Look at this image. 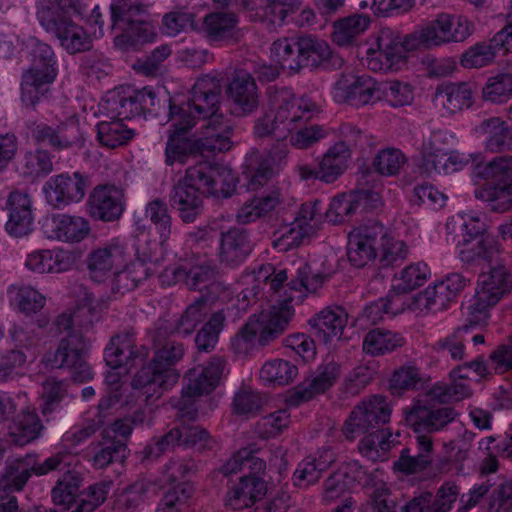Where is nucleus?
I'll return each mask as SVG.
<instances>
[{
  "label": "nucleus",
  "instance_id": "f257e3e1",
  "mask_svg": "<svg viewBox=\"0 0 512 512\" xmlns=\"http://www.w3.org/2000/svg\"><path fill=\"white\" fill-rule=\"evenodd\" d=\"M329 276V273L312 272L309 264L301 262L290 282L284 285L288 278L286 270H276L273 265L260 266L254 275L256 285L251 289L252 295L258 297V289L261 288V297L281 298L280 291L284 288L287 298L261 310L258 314L249 316L248 321L232 340L234 350L239 354H245L252 348L256 338L261 345H267L281 336L295 314L290 302L302 301L308 293L321 288Z\"/></svg>",
  "mask_w": 512,
  "mask_h": 512
},
{
  "label": "nucleus",
  "instance_id": "f03ea898",
  "mask_svg": "<svg viewBox=\"0 0 512 512\" xmlns=\"http://www.w3.org/2000/svg\"><path fill=\"white\" fill-rule=\"evenodd\" d=\"M236 182V176L229 168L205 163L190 166L170 193L171 207L182 221L191 223L202 212V195L228 198L234 193Z\"/></svg>",
  "mask_w": 512,
  "mask_h": 512
},
{
  "label": "nucleus",
  "instance_id": "7ed1b4c3",
  "mask_svg": "<svg viewBox=\"0 0 512 512\" xmlns=\"http://www.w3.org/2000/svg\"><path fill=\"white\" fill-rule=\"evenodd\" d=\"M221 85L218 79L205 75L195 82L191 98L183 107H189V116L196 121L201 117V137L197 139L198 150L204 152H225L232 147L234 124L227 116L218 113Z\"/></svg>",
  "mask_w": 512,
  "mask_h": 512
},
{
  "label": "nucleus",
  "instance_id": "20e7f679",
  "mask_svg": "<svg viewBox=\"0 0 512 512\" xmlns=\"http://www.w3.org/2000/svg\"><path fill=\"white\" fill-rule=\"evenodd\" d=\"M92 310L82 305L75 310H68L56 316L53 327L57 333H66L60 339V345L54 353L53 360L46 358L52 367H68L73 370V378L80 382L92 378V371L83 359L87 346L85 335L92 328Z\"/></svg>",
  "mask_w": 512,
  "mask_h": 512
},
{
  "label": "nucleus",
  "instance_id": "39448f33",
  "mask_svg": "<svg viewBox=\"0 0 512 512\" xmlns=\"http://www.w3.org/2000/svg\"><path fill=\"white\" fill-rule=\"evenodd\" d=\"M270 111L260 116L254 125L257 137L275 136L285 139L288 133L306 124L319 112V106L306 96L295 97L288 89H277L270 92Z\"/></svg>",
  "mask_w": 512,
  "mask_h": 512
},
{
  "label": "nucleus",
  "instance_id": "423d86ee",
  "mask_svg": "<svg viewBox=\"0 0 512 512\" xmlns=\"http://www.w3.org/2000/svg\"><path fill=\"white\" fill-rule=\"evenodd\" d=\"M77 462L76 456L68 450L58 451L31 468L25 463L19 462L16 466L17 473L10 478V481H12L14 489L21 490L32 473L40 476L48 474L50 471H63L64 475L58 479L51 495L55 504L70 506L75 501L81 483L79 474L72 469Z\"/></svg>",
  "mask_w": 512,
  "mask_h": 512
},
{
  "label": "nucleus",
  "instance_id": "0eeeda50",
  "mask_svg": "<svg viewBox=\"0 0 512 512\" xmlns=\"http://www.w3.org/2000/svg\"><path fill=\"white\" fill-rule=\"evenodd\" d=\"M184 352L182 343L166 342L156 350L151 363L136 373L132 380V387L142 391L146 401L153 396L159 397L162 391L178 382L180 375L172 366L183 358Z\"/></svg>",
  "mask_w": 512,
  "mask_h": 512
},
{
  "label": "nucleus",
  "instance_id": "6e6552de",
  "mask_svg": "<svg viewBox=\"0 0 512 512\" xmlns=\"http://www.w3.org/2000/svg\"><path fill=\"white\" fill-rule=\"evenodd\" d=\"M474 177L493 182L485 183L474 190V196L490 206L493 211L506 212L511 208L512 156L494 158L489 163L478 164L472 170Z\"/></svg>",
  "mask_w": 512,
  "mask_h": 512
},
{
  "label": "nucleus",
  "instance_id": "1a4fd4ad",
  "mask_svg": "<svg viewBox=\"0 0 512 512\" xmlns=\"http://www.w3.org/2000/svg\"><path fill=\"white\" fill-rule=\"evenodd\" d=\"M473 33V23L465 16L438 14L421 29L407 35L409 49L433 48L462 42Z\"/></svg>",
  "mask_w": 512,
  "mask_h": 512
},
{
  "label": "nucleus",
  "instance_id": "9d476101",
  "mask_svg": "<svg viewBox=\"0 0 512 512\" xmlns=\"http://www.w3.org/2000/svg\"><path fill=\"white\" fill-rule=\"evenodd\" d=\"M407 36L402 38L398 31L383 27L368 39L366 65L370 71L398 72L406 66V51H413L407 45Z\"/></svg>",
  "mask_w": 512,
  "mask_h": 512
},
{
  "label": "nucleus",
  "instance_id": "9b49d317",
  "mask_svg": "<svg viewBox=\"0 0 512 512\" xmlns=\"http://www.w3.org/2000/svg\"><path fill=\"white\" fill-rule=\"evenodd\" d=\"M36 8L40 24L60 41L68 53L76 54L91 48L92 41L84 28L70 16H60L50 0H38Z\"/></svg>",
  "mask_w": 512,
  "mask_h": 512
},
{
  "label": "nucleus",
  "instance_id": "f8f14e48",
  "mask_svg": "<svg viewBox=\"0 0 512 512\" xmlns=\"http://www.w3.org/2000/svg\"><path fill=\"white\" fill-rule=\"evenodd\" d=\"M512 289V276L502 265L496 263L488 271H483L478 279L474 303L468 309V315L474 316L472 321L484 322L488 319L487 312Z\"/></svg>",
  "mask_w": 512,
  "mask_h": 512
},
{
  "label": "nucleus",
  "instance_id": "ddd939ff",
  "mask_svg": "<svg viewBox=\"0 0 512 512\" xmlns=\"http://www.w3.org/2000/svg\"><path fill=\"white\" fill-rule=\"evenodd\" d=\"M56 61L52 48L34 41L31 47V66L23 74L22 100L27 105H35L43 95V87L56 76Z\"/></svg>",
  "mask_w": 512,
  "mask_h": 512
},
{
  "label": "nucleus",
  "instance_id": "4468645a",
  "mask_svg": "<svg viewBox=\"0 0 512 512\" xmlns=\"http://www.w3.org/2000/svg\"><path fill=\"white\" fill-rule=\"evenodd\" d=\"M226 361L221 357H212L204 366L192 368L186 374L187 384L183 388L180 401L184 416L193 419L197 410H190L193 400L202 395L210 394L220 383Z\"/></svg>",
  "mask_w": 512,
  "mask_h": 512
},
{
  "label": "nucleus",
  "instance_id": "2eb2a0df",
  "mask_svg": "<svg viewBox=\"0 0 512 512\" xmlns=\"http://www.w3.org/2000/svg\"><path fill=\"white\" fill-rule=\"evenodd\" d=\"M189 111V107L170 105L172 129L166 142V165L185 164L187 158L198 150L197 140L187 136V132L195 125L194 118H187Z\"/></svg>",
  "mask_w": 512,
  "mask_h": 512
},
{
  "label": "nucleus",
  "instance_id": "dca6fc26",
  "mask_svg": "<svg viewBox=\"0 0 512 512\" xmlns=\"http://www.w3.org/2000/svg\"><path fill=\"white\" fill-rule=\"evenodd\" d=\"M332 96L337 103L359 108L380 100V84L366 74L343 73L333 85Z\"/></svg>",
  "mask_w": 512,
  "mask_h": 512
},
{
  "label": "nucleus",
  "instance_id": "f3484780",
  "mask_svg": "<svg viewBox=\"0 0 512 512\" xmlns=\"http://www.w3.org/2000/svg\"><path fill=\"white\" fill-rule=\"evenodd\" d=\"M392 409L388 400L375 395L359 403L345 421L343 433L349 440L390 421Z\"/></svg>",
  "mask_w": 512,
  "mask_h": 512
},
{
  "label": "nucleus",
  "instance_id": "a211bd4d",
  "mask_svg": "<svg viewBox=\"0 0 512 512\" xmlns=\"http://www.w3.org/2000/svg\"><path fill=\"white\" fill-rule=\"evenodd\" d=\"M89 185L88 176L79 171L60 173L47 179L43 186L46 202L54 209H63L82 201Z\"/></svg>",
  "mask_w": 512,
  "mask_h": 512
},
{
  "label": "nucleus",
  "instance_id": "6ab92c4d",
  "mask_svg": "<svg viewBox=\"0 0 512 512\" xmlns=\"http://www.w3.org/2000/svg\"><path fill=\"white\" fill-rule=\"evenodd\" d=\"M147 9L148 5L144 3V0H112V5H110L112 25L125 32V35L116 38L117 43L123 37L131 38L134 34L138 39L143 40H147L153 35V29L149 23L133 19L136 15L145 14Z\"/></svg>",
  "mask_w": 512,
  "mask_h": 512
},
{
  "label": "nucleus",
  "instance_id": "aec40b11",
  "mask_svg": "<svg viewBox=\"0 0 512 512\" xmlns=\"http://www.w3.org/2000/svg\"><path fill=\"white\" fill-rule=\"evenodd\" d=\"M129 253L124 244L112 241L91 251L86 264L91 280L97 283L106 281L116 269L128 264Z\"/></svg>",
  "mask_w": 512,
  "mask_h": 512
},
{
  "label": "nucleus",
  "instance_id": "412c9836",
  "mask_svg": "<svg viewBox=\"0 0 512 512\" xmlns=\"http://www.w3.org/2000/svg\"><path fill=\"white\" fill-rule=\"evenodd\" d=\"M382 233V223L379 221H370L350 231L347 248L350 263L355 267H363L376 260L378 236Z\"/></svg>",
  "mask_w": 512,
  "mask_h": 512
},
{
  "label": "nucleus",
  "instance_id": "4be33fe9",
  "mask_svg": "<svg viewBox=\"0 0 512 512\" xmlns=\"http://www.w3.org/2000/svg\"><path fill=\"white\" fill-rule=\"evenodd\" d=\"M29 130L36 143L46 144L56 151L70 149L82 141L77 120H67L56 128L42 121H34L30 124Z\"/></svg>",
  "mask_w": 512,
  "mask_h": 512
},
{
  "label": "nucleus",
  "instance_id": "5701e85b",
  "mask_svg": "<svg viewBox=\"0 0 512 512\" xmlns=\"http://www.w3.org/2000/svg\"><path fill=\"white\" fill-rule=\"evenodd\" d=\"M404 416L414 432L432 433L454 421L456 412L450 407L433 408L422 400H416L410 408L404 409Z\"/></svg>",
  "mask_w": 512,
  "mask_h": 512
},
{
  "label": "nucleus",
  "instance_id": "b1692460",
  "mask_svg": "<svg viewBox=\"0 0 512 512\" xmlns=\"http://www.w3.org/2000/svg\"><path fill=\"white\" fill-rule=\"evenodd\" d=\"M44 235L64 243H79L90 233V223L83 216L57 214L46 218L42 225Z\"/></svg>",
  "mask_w": 512,
  "mask_h": 512
},
{
  "label": "nucleus",
  "instance_id": "393cba45",
  "mask_svg": "<svg viewBox=\"0 0 512 512\" xmlns=\"http://www.w3.org/2000/svg\"><path fill=\"white\" fill-rule=\"evenodd\" d=\"M89 214L101 221H115L124 211V193L115 185H98L88 199Z\"/></svg>",
  "mask_w": 512,
  "mask_h": 512
},
{
  "label": "nucleus",
  "instance_id": "a878e982",
  "mask_svg": "<svg viewBox=\"0 0 512 512\" xmlns=\"http://www.w3.org/2000/svg\"><path fill=\"white\" fill-rule=\"evenodd\" d=\"M228 98L232 110L239 116H246L257 110L259 91L252 75L245 70H238L228 85Z\"/></svg>",
  "mask_w": 512,
  "mask_h": 512
},
{
  "label": "nucleus",
  "instance_id": "bb28decb",
  "mask_svg": "<svg viewBox=\"0 0 512 512\" xmlns=\"http://www.w3.org/2000/svg\"><path fill=\"white\" fill-rule=\"evenodd\" d=\"M341 375V366L334 360H325L297 388L300 401H309L333 387Z\"/></svg>",
  "mask_w": 512,
  "mask_h": 512
},
{
  "label": "nucleus",
  "instance_id": "cd10ccee",
  "mask_svg": "<svg viewBox=\"0 0 512 512\" xmlns=\"http://www.w3.org/2000/svg\"><path fill=\"white\" fill-rule=\"evenodd\" d=\"M8 219L5 229L15 237H23L32 231L33 214L32 202L28 194L15 191L8 196L6 202Z\"/></svg>",
  "mask_w": 512,
  "mask_h": 512
},
{
  "label": "nucleus",
  "instance_id": "c85d7f7f",
  "mask_svg": "<svg viewBox=\"0 0 512 512\" xmlns=\"http://www.w3.org/2000/svg\"><path fill=\"white\" fill-rule=\"evenodd\" d=\"M458 249L459 258L465 264L498 263L500 246L494 236L465 237L458 243Z\"/></svg>",
  "mask_w": 512,
  "mask_h": 512
},
{
  "label": "nucleus",
  "instance_id": "c756f323",
  "mask_svg": "<svg viewBox=\"0 0 512 512\" xmlns=\"http://www.w3.org/2000/svg\"><path fill=\"white\" fill-rule=\"evenodd\" d=\"M474 133L484 138L485 149L491 153L512 150V126H509L500 116L485 118L474 126Z\"/></svg>",
  "mask_w": 512,
  "mask_h": 512
},
{
  "label": "nucleus",
  "instance_id": "7c9ffc66",
  "mask_svg": "<svg viewBox=\"0 0 512 512\" xmlns=\"http://www.w3.org/2000/svg\"><path fill=\"white\" fill-rule=\"evenodd\" d=\"M73 256L62 248L37 249L25 259V267L36 273H61L72 269Z\"/></svg>",
  "mask_w": 512,
  "mask_h": 512
},
{
  "label": "nucleus",
  "instance_id": "2f4dec72",
  "mask_svg": "<svg viewBox=\"0 0 512 512\" xmlns=\"http://www.w3.org/2000/svg\"><path fill=\"white\" fill-rule=\"evenodd\" d=\"M348 313L343 307L329 306L310 318L309 324L323 342L340 340L348 323Z\"/></svg>",
  "mask_w": 512,
  "mask_h": 512
},
{
  "label": "nucleus",
  "instance_id": "473e14b6",
  "mask_svg": "<svg viewBox=\"0 0 512 512\" xmlns=\"http://www.w3.org/2000/svg\"><path fill=\"white\" fill-rule=\"evenodd\" d=\"M458 497V488L455 484L446 482L434 497L430 492L411 499L401 508V512H449Z\"/></svg>",
  "mask_w": 512,
  "mask_h": 512
},
{
  "label": "nucleus",
  "instance_id": "72a5a7b5",
  "mask_svg": "<svg viewBox=\"0 0 512 512\" xmlns=\"http://www.w3.org/2000/svg\"><path fill=\"white\" fill-rule=\"evenodd\" d=\"M474 93L475 89L468 82L443 83L436 89L435 102L454 115L471 107Z\"/></svg>",
  "mask_w": 512,
  "mask_h": 512
},
{
  "label": "nucleus",
  "instance_id": "f704fd0d",
  "mask_svg": "<svg viewBox=\"0 0 512 512\" xmlns=\"http://www.w3.org/2000/svg\"><path fill=\"white\" fill-rule=\"evenodd\" d=\"M135 342L129 333L118 334L105 347L104 359L110 369H128L130 365L141 355L147 356V349L142 348L141 353L135 351Z\"/></svg>",
  "mask_w": 512,
  "mask_h": 512
},
{
  "label": "nucleus",
  "instance_id": "c9c22d12",
  "mask_svg": "<svg viewBox=\"0 0 512 512\" xmlns=\"http://www.w3.org/2000/svg\"><path fill=\"white\" fill-rule=\"evenodd\" d=\"M334 461L335 454L330 449H324L316 456H307L297 465L293 473L294 485L299 488H307L318 482L321 478V472L330 467Z\"/></svg>",
  "mask_w": 512,
  "mask_h": 512
},
{
  "label": "nucleus",
  "instance_id": "e433bc0d",
  "mask_svg": "<svg viewBox=\"0 0 512 512\" xmlns=\"http://www.w3.org/2000/svg\"><path fill=\"white\" fill-rule=\"evenodd\" d=\"M267 492V485L258 475H243L228 492L229 504L235 509L251 507Z\"/></svg>",
  "mask_w": 512,
  "mask_h": 512
},
{
  "label": "nucleus",
  "instance_id": "4c0bfd02",
  "mask_svg": "<svg viewBox=\"0 0 512 512\" xmlns=\"http://www.w3.org/2000/svg\"><path fill=\"white\" fill-rule=\"evenodd\" d=\"M101 110L106 113L110 119H132L140 116L134 96V89L122 88L107 93L100 104Z\"/></svg>",
  "mask_w": 512,
  "mask_h": 512
},
{
  "label": "nucleus",
  "instance_id": "58836bf2",
  "mask_svg": "<svg viewBox=\"0 0 512 512\" xmlns=\"http://www.w3.org/2000/svg\"><path fill=\"white\" fill-rule=\"evenodd\" d=\"M274 171L275 158L272 153L252 151L246 157L243 174L251 190H256L267 183Z\"/></svg>",
  "mask_w": 512,
  "mask_h": 512
},
{
  "label": "nucleus",
  "instance_id": "ea45409f",
  "mask_svg": "<svg viewBox=\"0 0 512 512\" xmlns=\"http://www.w3.org/2000/svg\"><path fill=\"white\" fill-rule=\"evenodd\" d=\"M7 297L12 307L27 317L39 313L46 304V297L35 287L26 284L10 285Z\"/></svg>",
  "mask_w": 512,
  "mask_h": 512
},
{
  "label": "nucleus",
  "instance_id": "a19ab883",
  "mask_svg": "<svg viewBox=\"0 0 512 512\" xmlns=\"http://www.w3.org/2000/svg\"><path fill=\"white\" fill-rule=\"evenodd\" d=\"M351 150L345 142H337L331 146L318 162L320 181L333 183L347 169Z\"/></svg>",
  "mask_w": 512,
  "mask_h": 512
},
{
  "label": "nucleus",
  "instance_id": "79ce46f5",
  "mask_svg": "<svg viewBox=\"0 0 512 512\" xmlns=\"http://www.w3.org/2000/svg\"><path fill=\"white\" fill-rule=\"evenodd\" d=\"M281 203L280 193L271 191L254 195L238 210L236 220L239 223H250L272 213Z\"/></svg>",
  "mask_w": 512,
  "mask_h": 512
},
{
  "label": "nucleus",
  "instance_id": "37998d69",
  "mask_svg": "<svg viewBox=\"0 0 512 512\" xmlns=\"http://www.w3.org/2000/svg\"><path fill=\"white\" fill-rule=\"evenodd\" d=\"M251 251L247 233L239 228H232L223 233L220 257L228 265L242 263Z\"/></svg>",
  "mask_w": 512,
  "mask_h": 512
},
{
  "label": "nucleus",
  "instance_id": "c03bdc74",
  "mask_svg": "<svg viewBox=\"0 0 512 512\" xmlns=\"http://www.w3.org/2000/svg\"><path fill=\"white\" fill-rule=\"evenodd\" d=\"M301 2L302 0H243L246 9L259 10L261 17L279 25L299 8Z\"/></svg>",
  "mask_w": 512,
  "mask_h": 512
},
{
  "label": "nucleus",
  "instance_id": "a18cd8bd",
  "mask_svg": "<svg viewBox=\"0 0 512 512\" xmlns=\"http://www.w3.org/2000/svg\"><path fill=\"white\" fill-rule=\"evenodd\" d=\"M152 270L143 261H137L131 265H125L112 272L110 276V288L116 294H124L125 292L134 290L138 283L150 276Z\"/></svg>",
  "mask_w": 512,
  "mask_h": 512
},
{
  "label": "nucleus",
  "instance_id": "49530a36",
  "mask_svg": "<svg viewBox=\"0 0 512 512\" xmlns=\"http://www.w3.org/2000/svg\"><path fill=\"white\" fill-rule=\"evenodd\" d=\"M237 25L235 14L214 12L204 16L202 30L211 41H224L236 35Z\"/></svg>",
  "mask_w": 512,
  "mask_h": 512
},
{
  "label": "nucleus",
  "instance_id": "de8ad7c7",
  "mask_svg": "<svg viewBox=\"0 0 512 512\" xmlns=\"http://www.w3.org/2000/svg\"><path fill=\"white\" fill-rule=\"evenodd\" d=\"M332 51L325 40L306 35L298 38V57L302 67H318L328 61Z\"/></svg>",
  "mask_w": 512,
  "mask_h": 512
},
{
  "label": "nucleus",
  "instance_id": "09e8293b",
  "mask_svg": "<svg viewBox=\"0 0 512 512\" xmlns=\"http://www.w3.org/2000/svg\"><path fill=\"white\" fill-rule=\"evenodd\" d=\"M403 342L404 339L399 334L377 328L365 334L362 349L370 356H381L394 351Z\"/></svg>",
  "mask_w": 512,
  "mask_h": 512
},
{
  "label": "nucleus",
  "instance_id": "8fccbe9b",
  "mask_svg": "<svg viewBox=\"0 0 512 512\" xmlns=\"http://www.w3.org/2000/svg\"><path fill=\"white\" fill-rule=\"evenodd\" d=\"M371 18L366 14H352L335 22L333 40L339 46L352 44L366 29L369 28Z\"/></svg>",
  "mask_w": 512,
  "mask_h": 512
},
{
  "label": "nucleus",
  "instance_id": "3c124183",
  "mask_svg": "<svg viewBox=\"0 0 512 512\" xmlns=\"http://www.w3.org/2000/svg\"><path fill=\"white\" fill-rule=\"evenodd\" d=\"M382 235L378 236L376 260L381 267L394 266L406 259L407 245L400 239L391 235L382 224Z\"/></svg>",
  "mask_w": 512,
  "mask_h": 512
},
{
  "label": "nucleus",
  "instance_id": "603ef678",
  "mask_svg": "<svg viewBox=\"0 0 512 512\" xmlns=\"http://www.w3.org/2000/svg\"><path fill=\"white\" fill-rule=\"evenodd\" d=\"M96 129L100 144L112 149L127 144L134 136V131L118 118L100 121Z\"/></svg>",
  "mask_w": 512,
  "mask_h": 512
},
{
  "label": "nucleus",
  "instance_id": "864d4df0",
  "mask_svg": "<svg viewBox=\"0 0 512 512\" xmlns=\"http://www.w3.org/2000/svg\"><path fill=\"white\" fill-rule=\"evenodd\" d=\"M157 486L146 478L134 482L129 488L118 494L114 500V509L119 512H133L149 494H155Z\"/></svg>",
  "mask_w": 512,
  "mask_h": 512
},
{
  "label": "nucleus",
  "instance_id": "5fc2aeb1",
  "mask_svg": "<svg viewBox=\"0 0 512 512\" xmlns=\"http://www.w3.org/2000/svg\"><path fill=\"white\" fill-rule=\"evenodd\" d=\"M362 474H364V472L357 463L349 464L347 470L343 472L333 473L325 481L324 499L327 502H332L340 498L351 487L354 481L361 480Z\"/></svg>",
  "mask_w": 512,
  "mask_h": 512
},
{
  "label": "nucleus",
  "instance_id": "6e6d98bb",
  "mask_svg": "<svg viewBox=\"0 0 512 512\" xmlns=\"http://www.w3.org/2000/svg\"><path fill=\"white\" fill-rule=\"evenodd\" d=\"M426 383L423 372L415 365L406 364L394 370L389 380V388L393 395H402L407 391L417 390Z\"/></svg>",
  "mask_w": 512,
  "mask_h": 512
},
{
  "label": "nucleus",
  "instance_id": "4d7b16f0",
  "mask_svg": "<svg viewBox=\"0 0 512 512\" xmlns=\"http://www.w3.org/2000/svg\"><path fill=\"white\" fill-rule=\"evenodd\" d=\"M475 316H469L467 324L458 327L453 333L439 340L434 345L438 353L447 352L453 361H461L465 358L464 342L467 340L471 328L480 322H474Z\"/></svg>",
  "mask_w": 512,
  "mask_h": 512
},
{
  "label": "nucleus",
  "instance_id": "13d9d810",
  "mask_svg": "<svg viewBox=\"0 0 512 512\" xmlns=\"http://www.w3.org/2000/svg\"><path fill=\"white\" fill-rule=\"evenodd\" d=\"M43 426L35 412L23 411L10 425V436L16 444L25 445L35 440Z\"/></svg>",
  "mask_w": 512,
  "mask_h": 512
},
{
  "label": "nucleus",
  "instance_id": "bf43d9fd",
  "mask_svg": "<svg viewBox=\"0 0 512 512\" xmlns=\"http://www.w3.org/2000/svg\"><path fill=\"white\" fill-rule=\"evenodd\" d=\"M409 300L407 307L414 312H439L446 309L451 301L437 283Z\"/></svg>",
  "mask_w": 512,
  "mask_h": 512
},
{
  "label": "nucleus",
  "instance_id": "052dcab7",
  "mask_svg": "<svg viewBox=\"0 0 512 512\" xmlns=\"http://www.w3.org/2000/svg\"><path fill=\"white\" fill-rule=\"evenodd\" d=\"M297 374V366L283 359H275L264 363L259 373L261 380L276 386H285L292 383Z\"/></svg>",
  "mask_w": 512,
  "mask_h": 512
},
{
  "label": "nucleus",
  "instance_id": "680f3d73",
  "mask_svg": "<svg viewBox=\"0 0 512 512\" xmlns=\"http://www.w3.org/2000/svg\"><path fill=\"white\" fill-rule=\"evenodd\" d=\"M214 277H217V270L208 259L204 257L187 259L186 286L189 289L202 292Z\"/></svg>",
  "mask_w": 512,
  "mask_h": 512
},
{
  "label": "nucleus",
  "instance_id": "e2e57ef3",
  "mask_svg": "<svg viewBox=\"0 0 512 512\" xmlns=\"http://www.w3.org/2000/svg\"><path fill=\"white\" fill-rule=\"evenodd\" d=\"M431 275V270L425 263H414L405 266L394 277L393 288L397 292H409L426 283Z\"/></svg>",
  "mask_w": 512,
  "mask_h": 512
},
{
  "label": "nucleus",
  "instance_id": "0e129e2a",
  "mask_svg": "<svg viewBox=\"0 0 512 512\" xmlns=\"http://www.w3.org/2000/svg\"><path fill=\"white\" fill-rule=\"evenodd\" d=\"M482 98L493 104H503L512 98V73L491 76L482 89Z\"/></svg>",
  "mask_w": 512,
  "mask_h": 512
},
{
  "label": "nucleus",
  "instance_id": "69168bd1",
  "mask_svg": "<svg viewBox=\"0 0 512 512\" xmlns=\"http://www.w3.org/2000/svg\"><path fill=\"white\" fill-rule=\"evenodd\" d=\"M404 297L399 293L390 294L387 298L379 299L370 303L363 310V318L366 321L376 324L383 319L385 315H398L404 309Z\"/></svg>",
  "mask_w": 512,
  "mask_h": 512
},
{
  "label": "nucleus",
  "instance_id": "338daca9",
  "mask_svg": "<svg viewBox=\"0 0 512 512\" xmlns=\"http://www.w3.org/2000/svg\"><path fill=\"white\" fill-rule=\"evenodd\" d=\"M271 56L283 69L299 71L298 39L279 38L272 44Z\"/></svg>",
  "mask_w": 512,
  "mask_h": 512
},
{
  "label": "nucleus",
  "instance_id": "774afa93",
  "mask_svg": "<svg viewBox=\"0 0 512 512\" xmlns=\"http://www.w3.org/2000/svg\"><path fill=\"white\" fill-rule=\"evenodd\" d=\"M210 307L206 300L199 298L187 307L181 317L178 318L175 324V331L189 335L197 327L199 323L207 316Z\"/></svg>",
  "mask_w": 512,
  "mask_h": 512
}]
</instances>
